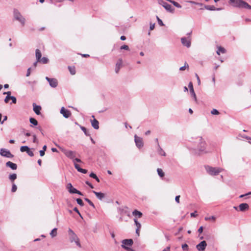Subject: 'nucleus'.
<instances>
[{
	"label": "nucleus",
	"instance_id": "nucleus-64",
	"mask_svg": "<svg viewBox=\"0 0 251 251\" xmlns=\"http://www.w3.org/2000/svg\"><path fill=\"white\" fill-rule=\"evenodd\" d=\"M170 248L169 247H167L166 248L164 249L162 251H170Z\"/></svg>",
	"mask_w": 251,
	"mask_h": 251
},
{
	"label": "nucleus",
	"instance_id": "nucleus-25",
	"mask_svg": "<svg viewBox=\"0 0 251 251\" xmlns=\"http://www.w3.org/2000/svg\"><path fill=\"white\" fill-rule=\"evenodd\" d=\"M226 52V49L221 46L219 47L217 50L216 51V53L218 55H220V53H225Z\"/></svg>",
	"mask_w": 251,
	"mask_h": 251
},
{
	"label": "nucleus",
	"instance_id": "nucleus-56",
	"mask_svg": "<svg viewBox=\"0 0 251 251\" xmlns=\"http://www.w3.org/2000/svg\"><path fill=\"white\" fill-rule=\"evenodd\" d=\"M154 27H155V24H150V29L151 30H153L154 28Z\"/></svg>",
	"mask_w": 251,
	"mask_h": 251
},
{
	"label": "nucleus",
	"instance_id": "nucleus-21",
	"mask_svg": "<svg viewBox=\"0 0 251 251\" xmlns=\"http://www.w3.org/2000/svg\"><path fill=\"white\" fill-rule=\"evenodd\" d=\"M92 126L95 129H98L99 128V121L94 119L93 120H91Z\"/></svg>",
	"mask_w": 251,
	"mask_h": 251
},
{
	"label": "nucleus",
	"instance_id": "nucleus-22",
	"mask_svg": "<svg viewBox=\"0 0 251 251\" xmlns=\"http://www.w3.org/2000/svg\"><path fill=\"white\" fill-rule=\"evenodd\" d=\"M93 192L95 194L97 198L100 200H102L105 197V195L100 192H97L95 191H93Z\"/></svg>",
	"mask_w": 251,
	"mask_h": 251
},
{
	"label": "nucleus",
	"instance_id": "nucleus-30",
	"mask_svg": "<svg viewBox=\"0 0 251 251\" xmlns=\"http://www.w3.org/2000/svg\"><path fill=\"white\" fill-rule=\"evenodd\" d=\"M89 176L95 179L98 182H100V179L98 177V176L95 173H90V174L89 175Z\"/></svg>",
	"mask_w": 251,
	"mask_h": 251
},
{
	"label": "nucleus",
	"instance_id": "nucleus-37",
	"mask_svg": "<svg viewBox=\"0 0 251 251\" xmlns=\"http://www.w3.org/2000/svg\"><path fill=\"white\" fill-rule=\"evenodd\" d=\"M134 221L135 225L137 226V228H141V224L140 223L138 222L137 219H136V218L134 219Z\"/></svg>",
	"mask_w": 251,
	"mask_h": 251
},
{
	"label": "nucleus",
	"instance_id": "nucleus-52",
	"mask_svg": "<svg viewBox=\"0 0 251 251\" xmlns=\"http://www.w3.org/2000/svg\"><path fill=\"white\" fill-rule=\"evenodd\" d=\"M31 68H29L27 70V72H26V76H29L30 75V74H31Z\"/></svg>",
	"mask_w": 251,
	"mask_h": 251
},
{
	"label": "nucleus",
	"instance_id": "nucleus-17",
	"mask_svg": "<svg viewBox=\"0 0 251 251\" xmlns=\"http://www.w3.org/2000/svg\"><path fill=\"white\" fill-rule=\"evenodd\" d=\"M239 208L240 211L243 212L249 209V205L248 203H242L239 204Z\"/></svg>",
	"mask_w": 251,
	"mask_h": 251
},
{
	"label": "nucleus",
	"instance_id": "nucleus-40",
	"mask_svg": "<svg viewBox=\"0 0 251 251\" xmlns=\"http://www.w3.org/2000/svg\"><path fill=\"white\" fill-rule=\"evenodd\" d=\"M84 200L87 201L91 206L93 208H95L94 204L88 198H84Z\"/></svg>",
	"mask_w": 251,
	"mask_h": 251
},
{
	"label": "nucleus",
	"instance_id": "nucleus-4",
	"mask_svg": "<svg viewBox=\"0 0 251 251\" xmlns=\"http://www.w3.org/2000/svg\"><path fill=\"white\" fill-rule=\"evenodd\" d=\"M207 172L211 176H216L223 171L220 168L212 167L209 166L205 167Z\"/></svg>",
	"mask_w": 251,
	"mask_h": 251
},
{
	"label": "nucleus",
	"instance_id": "nucleus-23",
	"mask_svg": "<svg viewBox=\"0 0 251 251\" xmlns=\"http://www.w3.org/2000/svg\"><path fill=\"white\" fill-rule=\"evenodd\" d=\"M157 152L159 155H160L161 156H165L166 155L165 152L161 148L159 143H158Z\"/></svg>",
	"mask_w": 251,
	"mask_h": 251
},
{
	"label": "nucleus",
	"instance_id": "nucleus-32",
	"mask_svg": "<svg viewBox=\"0 0 251 251\" xmlns=\"http://www.w3.org/2000/svg\"><path fill=\"white\" fill-rule=\"evenodd\" d=\"M204 8L211 11H214L216 10V7L214 5H204Z\"/></svg>",
	"mask_w": 251,
	"mask_h": 251
},
{
	"label": "nucleus",
	"instance_id": "nucleus-11",
	"mask_svg": "<svg viewBox=\"0 0 251 251\" xmlns=\"http://www.w3.org/2000/svg\"><path fill=\"white\" fill-rule=\"evenodd\" d=\"M181 42L183 46L189 48L191 47V42L190 37H182L181 38Z\"/></svg>",
	"mask_w": 251,
	"mask_h": 251
},
{
	"label": "nucleus",
	"instance_id": "nucleus-5",
	"mask_svg": "<svg viewBox=\"0 0 251 251\" xmlns=\"http://www.w3.org/2000/svg\"><path fill=\"white\" fill-rule=\"evenodd\" d=\"M158 3L162 5L166 11L170 13H173L175 11V8L170 4L168 3L165 0H157Z\"/></svg>",
	"mask_w": 251,
	"mask_h": 251
},
{
	"label": "nucleus",
	"instance_id": "nucleus-34",
	"mask_svg": "<svg viewBox=\"0 0 251 251\" xmlns=\"http://www.w3.org/2000/svg\"><path fill=\"white\" fill-rule=\"evenodd\" d=\"M57 228H53L50 232V235L52 237H54L56 236L57 235Z\"/></svg>",
	"mask_w": 251,
	"mask_h": 251
},
{
	"label": "nucleus",
	"instance_id": "nucleus-24",
	"mask_svg": "<svg viewBox=\"0 0 251 251\" xmlns=\"http://www.w3.org/2000/svg\"><path fill=\"white\" fill-rule=\"evenodd\" d=\"M35 55H36V60L37 61L40 62V58L42 57V54L40 51V50L39 49H36L35 50Z\"/></svg>",
	"mask_w": 251,
	"mask_h": 251
},
{
	"label": "nucleus",
	"instance_id": "nucleus-16",
	"mask_svg": "<svg viewBox=\"0 0 251 251\" xmlns=\"http://www.w3.org/2000/svg\"><path fill=\"white\" fill-rule=\"evenodd\" d=\"M60 113L65 118H68L71 115V112L69 110L62 107L60 110Z\"/></svg>",
	"mask_w": 251,
	"mask_h": 251
},
{
	"label": "nucleus",
	"instance_id": "nucleus-60",
	"mask_svg": "<svg viewBox=\"0 0 251 251\" xmlns=\"http://www.w3.org/2000/svg\"><path fill=\"white\" fill-rule=\"evenodd\" d=\"M79 172L82 173L83 174H86L87 173V170L86 169H83L81 168V169Z\"/></svg>",
	"mask_w": 251,
	"mask_h": 251
},
{
	"label": "nucleus",
	"instance_id": "nucleus-1",
	"mask_svg": "<svg viewBox=\"0 0 251 251\" xmlns=\"http://www.w3.org/2000/svg\"><path fill=\"white\" fill-rule=\"evenodd\" d=\"M229 2L234 7L251 10V6L243 0H229Z\"/></svg>",
	"mask_w": 251,
	"mask_h": 251
},
{
	"label": "nucleus",
	"instance_id": "nucleus-36",
	"mask_svg": "<svg viewBox=\"0 0 251 251\" xmlns=\"http://www.w3.org/2000/svg\"><path fill=\"white\" fill-rule=\"evenodd\" d=\"M190 94L191 95V96L192 97H193L194 100L195 101H197V97H196V95L195 93V91H194V90H191V91H190Z\"/></svg>",
	"mask_w": 251,
	"mask_h": 251
},
{
	"label": "nucleus",
	"instance_id": "nucleus-57",
	"mask_svg": "<svg viewBox=\"0 0 251 251\" xmlns=\"http://www.w3.org/2000/svg\"><path fill=\"white\" fill-rule=\"evenodd\" d=\"M196 213H197V211H195L194 212L191 213L190 214L191 217H196L197 216V215L196 214Z\"/></svg>",
	"mask_w": 251,
	"mask_h": 251
},
{
	"label": "nucleus",
	"instance_id": "nucleus-62",
	"mask_svg": "<svg viewBox=\"0 0 251 251\" xmlns=\"http://www.w3.org/2000/svg\"><path fill=\"white\" fill-rule=\"evenodd\" d=\"M183 229L182 227H180L178 228V231L175 234L176 235H177L180 232H181Z\"/></svg>",
	"mask_w": 251,
	"mask_h": 251
},
{
	"label": "nucleus",
	"instance_id": "nucleus-14",
	"mask_svg": "<svg viewBox=\"0 0 251 251\" xmlns=\"http://www.w3.org/2000/svg\"><path fill=\"white\" fill-rule=\"evenodd\" d=\"M63 152L67 157L71 159H74L75 156V151L67 150H64L63 151Z\"/></svg>",
	"mask_w": 251,
	"mask_h": 251
},
{
	"label": "nucleus",
	"instance_id": "nucleus-45",
	"mask_svg": "<svg viewBox=\"0 0 251 251\" xmlns=\"http://www.w3.org/2000/svg\"><path fill=\"white\" fill-rule=\"evenodd\" d=\"M186 68H189V65L187 63H185L184 66H182L179 68V70L184 71Z\"/></svg>",
	"mask_w": 251,
	"mask_h": 251
},
{
	"label": "nucleus",
	"instance_id": "nucleus-41",
	"mask_svg": "<svg viewBox=\"0 0 251 251\" xmlns=\"http://www.w3.org/2000/svg\"><path fill=\"white\" fill-rule=\"evenodd\" d=\"M17 187L15 183H12L11 192L13 193L17 191Z\"/></svg>",
	"mask_w": 251,
	"mask_h": 251
},
{
	"label": "nucleus",
	"instance_id": "nucleus-3",
	"mask_svg": "<svg viewBox=\"0 0 251 251\" xmlns=\"http://www.w3.org/2000/svg\"><path fill=\"white\" fill-rule=\"evenodd\" d=\"M122 245L121 247L127 251H135L129 247L133 244V241L131 239H125L122 241Z\"/></svg>",
	"mask_w": 251,
	"mask_h": 251
},
{
	"label": "nucleus",
	"instance_id": "nucleus-20",
	"mask_svg": "<svg viewBox=\"0 0 251 251\" xmlns=\"http://www.w3.org/2000/svg\"><path fill=\"white\" fill-rule=\"evenodd\" d=\"M122 60L121 59H119L116 64L115 67V72L116 74H118L120 71L121 67L122 66Z\"/></svg>",
	"mask_w": 251,
	"mask_h": 251
},
{
	"label": "nucleus",
	"instance_id": "nucleus-9",
	"mask_svg": "<svg viewBox=\"0 0 251 251\" xmlns=\"http://www.w3.org/2000/svg\"><path fill=\"white\" fill-rule=\"evenodd\" d=\"M0 154L2 156L9 158H11L14 156L9 150L3 148L0 149Z\"/></svg>",
	"mask_w": 251,
	"mask_h": 251
},
{
	"label": "nucleus",
	"instance_id": "nucleus-27",
	"mask_svg": "<svg viewBox=\"0 0 251 251\" xmlns=\"http://www.w3.org/2000/svg\"><path fill=\"white\" fill-rule=\"evenodd\" d=\"M133 215L135 216H137L138 218H141L142 216V213L137 210H134L132 212Z\"/></svg>",
	"mask_w": 251,
	"mask_h": 251
},
{
	"label": "nucleus",
	"instance_id": "nucleus-51",
	"mask_svg": "<svg viewBox=\"0 0 251 251\" xmlns=\"http://www.w3.org/2000/svg\"><path fill=\"white\" fill-rule=\"evenodd\" d=\"M33 142L34 143H37L38 141L36 138V135L34 134L33 135Z\"/></svg>",
	"mask_w": 251,
	"mask_h": 251
},
{
	"label": "nucleus",
	"instance_id": "nucleus-31",
	"mask_svg": "<svg viewBox=\"0 0 251 251\" xmlns=\"http://www.w3.org/2000/svg\"><path fill=\"white\" fill-rule=\"evenodd\" d=\"M49 62V60L47 57H43L40 58V61L39 62H41L43 64H47Z\"/></svg>",
	"mask_w": 251,
	"mask_h": 251
},
{
	"label": "nucleus",
	"instance_id": "nucleus-29",
	"mask_svg": "<svg viewBox=\"0 0 251 251\" xmlns=\"http://www.w3.org/2000/svg\"><path fill=\"white\" fill-rule=\"evenodd\" d=\"M157 174L158 175V176L160 177H163L164 176V173L163 172V170L161 169H160V168H158L157 169Z\"/></svg>",
	"mask_w": 251,
	"mask_h": 251
},
{
	"label": "nucleus",
	"instance_id": "nucleus-18",
	"mask_svg": "<svg viewBox=\"0 0 251 251\" xmlns=\"http://www.w3.org/2000/svg\"><path fill=\"white\" fill-rule=\"evenodd\" d=\"M5 165L6 167L10 168L12 170H15L17 169V165L11 161L7 162Z\"/></svg>",
	"mask_w": 251,
	"mask_h": 251
},
{
	"label": "nucleus",
	"instance_id": "nucleus-59",
	"mask_svg": "<svg viewBox=\"0 0 251 251\" xmlns=\"http://www.w3.org/2000/svg\"><path fill=\"white\" fill-rule=\"evenodd\" d=\"M203 226H201L198 229V232H199L200 233H201L203 231Z\"/></svg>",
	"mask_w": 251,
	"mask_h": 251
},
{
	"label": "nucleus",
	"instance_id": "nucleus-55",
	"mask_svg": "<svg viewBox=\"0 0 251 251\" xmlns=\"http://www.w3.org/2000/svg\"><path fill=\"white\" fill-rule=\"evenodd\" d=\"M85 183H86V184L87 185H88L90 188H94L93 185H92L90 182H89V181H86Z\"/></svg>",
	"mask_w": 251,
	"mask_h": 251
},
{
	"label": "nucleus",
	"instance_id": "nucleus-54",
	"mask_svg": "<svg viewBox=\"0 0 251 251\" xmlns=\"http://www.w3.org/2000/svg\"><path fill=\"white\" fill-rule=\"evenodd\" d=\"M180 196L179 195L176 196L175 198V201L177 203H179V198Z\"/></svg>",
	"mask_w": 251,
	"mask_h": 251
},
{
	"label": "nucleus",
	"instance_id": "nucleus-42",
	"mask_svg": "<svg viewBox=\"0 0 251 251\" xmlns=\"http://www.w3.org/2000/svg\"><path fill=\"white\" fill-rule=\"evenodd\" d=\"M211 113L212 115H217L219 114V112L218 110L216 109H213L211 111Z\"/></svg>",
	"mask_w": 251,
	"mask_h": 251
},
{
	"label": "nucleus",
	"instance_id": "nucleus-58",
	"mask_svg": "<svg viewBox=\"0 0 251 251\" xmlns=\"http://www.w3.org/2000/svg\"><path fill=\"white\" fill-rule=\"evenodd\" d=\"M45 151H43V150H40L39 151V153H40V155L41 156H43L44 155H45Z\"/></svg>",
	"mask_w": 251,
	"mask_h": 251
},
{
	"label": "nucleus",
	"instance_id": "nucleus-35",
	"mask_svg": "<svg viewBox=\"0 0 251 251\" xmlns=\"http://www.w3.org/2000/svg\"><path fill=\"white\" fill-rule=\"evenodd\" d=\"M68 69L71 75H75V70L74 67L68 66Z\"/></svg>",
	"mask_w": 251,
	"mask_h": 251
},
{
	"label": "nucleus",
	"instance_id": "nucleus-46",
	"mask_svg": "<svg viewBox=\"0 0 251 251\" xmlns=\"http://www.w3.org/2000/svg\"><path fill=\"white\" fill-rule=\"evenodd\" d=\"M121 50H129V47L126 45H124L120 47Z\"/></svg>",
	"mask_w": 251,
	"mask_h": 251
},
{
	"label": "nucleus",
	"instance_id": "nucleus-8",
	"mask_svg": "<svg viewBox=\"0 0 251 251\" xmlns=\"http://www.w3.org/2000/svg\"><path fill=\"white\" fill-rule=\"evenodd\" d=\"M67 189H68V191L71 194H77L79 195L82 196V193L77 190L76 189L73 187V185L71 183H69L67 185Z\"/></svg>",
	"mask_w": 251,
	"mask_h": 251
},
{
	"label": "nucleus",
	"instance_id": "nucleus-13",
	"mask_svg": "<svg viewBox=\"0 0 251 251\" xmlns=\"http://www.w3.org/2000/svg\"><path fill=\"white\" fill-rule=\"evenodd\" d=\"M20 151L21 152H26L27 153V154L31 157H32L34 156V153H33V151L27 146H23L21 147Z\"/></svg>",
	"mask_w": 251,
	"mask_h": 251
},
{
	"label": "nucleus",
	"instance_id": "nucleus-38",
	"mask_svg": "<svg viewBox=\"0 0 251 251\" xmlns=\"http://www.w3.org/2000/svg\"><path fill=\"white\" fill-rule=\"evenodd\" d=\"M204 220L205 221H209L212 220L213 221H215L216 220V217L214 216H211L210 217H205Z\"/></svg>",
	"mask_w": 251,
	"mask_h": 251
},
{
	"label": "nucleus",
	"instance_id": "nucleus-61",
	"mask_svg": "<svg viewBox=\"0 0 251 251\" xmlns=\"http://www.w3.org/2000/svg\"><path fill=\"white\" fill-rule=\"evenodd\" d=\"M73 159H74V163L75 162H81V160L80 159H79V158H74Z\"/></svg>",
	"mask_w": 251,
	"mask_h": 251
},
{
	"label": "nucleus",
	"instance_id": "nucleus-47",
	"mask_svg": "<svg viewBox=\"0 0 251 251\" xmlns=\"http://www.w3.org/2000/svg\"><path fill=\"white\" fill-rule=\"evenodd\" d=\"M156 19H157V21H158V24H159L160 26H163V25H164V24H163V23L161 19H160L159 18V17H158L157 16H156Z\"/></svg>",
	"mask_w": 251,
	"mask_h": 251
},
{
	"label": "nucleus",
	"instance_id": "nucleus-26",
	"mask_svg": "<svg viewBox=\"0 0 251 251\" xmlns=\"http://www.w3.org/2000/svg\"><path fill=\"white\" fill-rule=\"evenodd\" d=\"M17 176L16 174L13 173L9 176V179L12 183H13L14 180L17 178Z\"/></svg>",
	"mask_w": 251,
	"mask_h": 251
},
{
	"label": "nucleus",
	"instance_id": "nucleus-44",
	"mask_svg": "<svg viewBox=\"0 0 251 251\" xmlns=\"http://www.w3.org/2000/svg\"><path fill=\"white\" fill-rule=\"evenodd\" d=\"M74 165H75V168L77 170V171L78 172H79L81 169V168H80V166L78 164L76 163L75 162Z\"/></svg>",
	"mask_w": 251,
	"mask_h": 251
},
{
	"label": "nucleus",
	"instance_id": "nucleus-10",
	"mask_svg": "<svg viewBox=\"0 0 251 251\" xmlns=\"http://www.w3.org/2000/svg\"><path fill=\"white\" fill-rule=\"evenodd\" d=\"M45 79L49 83L50 86L52 88H56L58 85V81L57 79L54 78H50L46 76Z\"/></svg>",
	"mask_w": 251,
	"mask_h": 251
},
{
	"label": "nucleus",
	"instance_id": "nucleus-33",
	"mask_svg": "<svg viewBox=\"0 0 251 251\" xmlns=\"http://www.w3.org/2000/svg\"><path fill=\"white\" fill-rule=\"evenodd\" d=\"M29 122L34 126H37L38 125V121L34 118H30Z\"/></svg>",
	"mask_w": 251,
	"mask_h": 251
},
{
	"label": "nucleus",
	"instance_id": "nucleus-63",
	"mask_svg": "<svg viewBox=\"0 0 251 251\" xmlns=\"http://www.w3.org/2000/svg\"><path fill=\"white\" fill-rule=\"evenodd\" d=\"M39 62V61H37V60H36V62H35L34 63H33V65H32V67L34 68H35L36 67H37V63Z\"/></svg>",
	"mask_w": 251,
	"mask_h": 251
},
{
	"label": "nucleus",
	"instance_id": "nucleus-48",
	"mask_svg": "<svg viewBox=\"0 0 251 251\" xmlns=\"http://www.w3.org/2000/svg\"><path fill=\"white\" fill-rule=\"evenodd\" d=\"M10 100H11L12 102L13 103H14V104L16 103V102H17V99H16V97H15L14 96H11Z\"/></svg>",
	"mask_w": 251,
	"mask_h": 251
},
{
	"label": "nucleus",
	"instance_id": "nucleus-28",
	"mask_svg": "<svg viewBox=\"0 0 251 251\" xmlns=\"http://www.w3.org/2000/svg\"><path fill=\"white\" fill-rule=\"evenodd\" d=\"M79 127H80V129L84 132V133L86 136H90V133H89V132L88 131H87V129L85 127L81 126H79Z\"/></svg>",
	"mask_w": 251,
	"mask_h": 251
},
{
	"label": "nucleus",
	"instance_id": "nucleus-39",
	"mask_svg": "<svg viewBox=\"0 0 251 251\" xmlns=\"http://www.w3.org/2000/svg\"><path fill=\"white\" fill-rule=\"evenodd\" d=\"M76 201L80 206H83L84 205V203L81 199L77 198L76 199Z\"/></svg>",
	"mask_w": 251,
	"mask_h": 251
},
{
	"label": "nucleus",
	"instance_id": "nucleus-53",
	"mask_svg": "<svg viewBox=\"0 0 251 251\" xmlns=\"http://www.w3.org/2000/svg\"><path fill=\"white\" fill-rule=\"evenodd\" d=\"M188 87L190 89V91H191V90H194L193 83L191 82H190L189 83Z\"/></svg>",
	"mask_w": 251,
	"mask_h": 251
},
{
	"label": "nucleus",
	"instance_id": "nucleus-7",
	"mask_svg": "<svg viewBox=\"0 0 251 251\" xmlns=\"http://www.w3.org/2000/svg\"><path fill=\"white\" fill-rule=\"evenodd\" d=\"M14 16L15 19L20 22L23 25L25 24V18L21 15L20 12L17 10H15L14 11Z\"/></svg>",
	"mask_w": 251,
	"mask_h": 251
},
{
	"label": "nucleus",
	"instance_id": "nucleus-49",
	"mask_svg": "<svg viewBox=\"0 0 251 251\" xmlns=\"http://www.w3.org/2000/svg\"><path fill=\"white\" fill-rule=\"evenodd\" d=\"M73 210H74V211L76 212V213H77L79 215V216H80L81 218H82V216H81V214L80 213V212H79V210H78V209H77V207H75V208H74V209H73Z\"/></svg>",
	"mask_w": 251,
	"mask_h": 251
},
{
	"label": "nucleus",
	"instance_id": "nucleus-43",
	"mask_svg": "<svg viewBox=\"0 0 251 251\" xmlns=\"http://www.w3.org/2000/svg\"><path fill=\"white\" fill-rule=\"evenodd\" d=\"M182 249L184 251H187L189 249L188 245L187 244L182 245Z\"/></svg>",
	"mask_w": 251,
	"mask_h": 251
},
{
	"label": "nucleus",
	"instance_id": "nucleus-12",
	"mask_svg": "<svg viewBox=\"0 0 251 251\" xmlns=\"http://www.w3.org/2000/svg\"><path fill=\"white\" fill-rule=\"evenodd\" d=\"M134 141L136 144V146L139 149H141L143 147V142L142 138L138 137L137 135H135L134 136Z\"/></svg>",
	"mask_w": 251,
	"mask_h": 251
},
{
	"label": "nucleus",
	"instance_id": "nucleus-50",
	"mask_svg": "<svg viewBox=\"0 0 251 251\" xmlns=\"http://www.w3.org/2000/svg\"><path fill=\"white\" fill-rule=\"evenodd\" d=\"M10 98L11 96H6L4 100V102L6 103H8L9 100H10Z\"/></svg>",
	"mask_w": 251,
	"mask_h": 251
},
{
	"label": "nucleus",
	"instance_id": "nucleus-19",
	"mask_svg": "<svg viewBox=\"0 0 251 251\" xmlns=\"http://www.w3.org/2000/svg\"><path fill=\"white\" fill-rule=\"evenodd\" d=\"M33 111L38 115L41 114L40 111L41 110V107L40 105H37L36 103H33Z\"/></svg>",
	"mask_w": 251,
	"mask_h": 251
},
{
	"label": "nucleus",
	"instance_id": "nucleus-6",
	"mask_svg": "<svg viewBox=\"0 0 251 251\" xmlns=\"http://www.w3.org/2000/svg\"><path fill=\"white\" fill-rule=\"evenodd\" d=\"M198 141L199 142V144L198 145V149L201 152H206L205 151V143L203 140L202 137H199L197 139Z\"/></svg>",
	"mask_w": 251,
	"mask_h": 251
},
{
	"label": "nucleus",
	"instance_id": "nucleus-15",
	"mask_svg": "<svg viewBox=\"0 0 251 251\" xmlns=\"http://www.w3.org/2000/svg\"><path fill=\"white\" fill-rule=\"evenodd\" d=\"M207 246L205 241L201 242L196 246V248L199 251H204Z\"/></svg>",
	"mask_w": 251,
	"mask_h": 251
},
{
	"label": "nucleus",
	"instance_id": "nucleus-2",
	"mask_svg": "<svg viewBox=\"0 0 251 251\" xmlns=\"http://www.w3.org/2000/svg\"><path fill=\"white\" fill-rule=\"evenodd\" d=\"M68 235L70 242L72 243L75 242V244L80 248L81 244L79 242V238L76 234L71 228H69L68 230Z\"/></svg>",
	"mask_w": 251,
	"mask_h": 251
}]
</instances>
